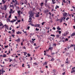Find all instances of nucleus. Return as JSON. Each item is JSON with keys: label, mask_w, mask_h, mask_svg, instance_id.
I'll return each instance as SVG.
<instances>
[{"label": "nucleus", "mask_w": 75, "mask_h": 75, "mask_svg": "<svg viewBox=\"0 0 75 75\" xmlns=\"http://www.w3.org/2000/svg\"><path fill=\"white\" fill-rule=\"evenodd\" d=\"M54 60H55V59H54V58H52L51 60H50L49 61H54Z\"/></svg>", "instance_id": "nucleus-15"}, {"label": "nucleus", "mask_w": 75, "mask_h": 75, "mask_svg": "<svg viewBox=\"0 0 75 75\" xmlns=\"http://www.w3.org/2000/svg\"><path fill=\"white\" fill-rule=\"evenodd\" d=\"M28 4L29 5V7H30V3H28Z\"/></svg>", "instance_id": "nucleus-59"}, {"label": "nucleus", "mask_w": 75, "mask_h": 75, "mask_svg": "<svg viewBox=\"0 0 75 75\" xmlns=\"http://www.w3.org/2000/svg\"><path fill=\"white\" fill-rule=\"evenodd\" d=\"M69 19V18L68 17H67L66 18V20L67 21H68V20Z\"/></svg>", "instance_id": "nucleus-33"}, {"label": "nucleus", "mask_w": 75, "mask_h": 75, "mask_svg": "<svg viewBox=\"0 0 75 75\" xmlns=\"http://www.w3.org/2000/svg\"><path fill=\"white\" fill-rule=\"evenodd\" d=\"M20 39H19V38H18V39L17 40H16V41L17 42H20Z\"/></svg>", "instance_id": "nucleus-13"}, {"label": "nucleus", "mask_w": 75, "mask_h": 75, "mask_svg": "<svg viewBox=\"0 0 75 75\" xmlns=\"http://www.w3.org/2000/svg\"><path fill=\"white\" fill-rule=\"evenodd\" d=\"M16 19H13L12 21H11V22L12 23H13L14 21H16Z\"/></svg>", "instance_id": "nucleus-9"}, {"label": "nucleus", "mask_w": 75, "mask_h": 75, "mask_svg": "<svg viewBox=\"0 0 75 75\" xmlns=\"http://www.w3.org/2000/svg\"><path fill=\"white\" fill-rule=\"evenodd\" d=\"M27 66H28V68H30V64H28L27 65Z\"/></svg>", "instance_id": "nucleus-40"}, {"label": "nucleus", "mask_w": 75, "mask_h": 75, "mask_svg": "<svg viewBox=\"0 0 75 75\" xmlns=\"http://www.w3.org/2000/svg\"><path fill=\"white\" fill-rule=\"evenodd\" d=\"M12 31H13V33H14V31H15V30H14V29H13L12 30Z\"/></svg>", "instance_id": "nucleus-41"}, {"label": "nucleus", "mask_w": 75, "mask_h": 75, "mask_svg": "<svg viewBox=\"0 0 75 75\" xmlns=\"http://www.w3.org/2000/svg\"><path fill=\"white\" fill-rule=\"evenodd\" d=\"M54 54H55V53L53 52L51 53V55H54Z\"/></svg>", "instance_id": "nucleus-42"}, {"label": "nucleus", "mask_w": 75, "mask_h": 75, "mask_svg": "<svg viewBox=\"0 0 75 75\" xmlns=\"http://www.w3.org/2000/svg\"><path fill=\"white\" fill-rule=\"evenodd\" d=\"M52 2L53 3V4H55V2L54 1H53V0H52Z\"/></svg>", "instance_id": "nucleus-30"}, {"label": "nucleus", "mask_w": 75, "mask_h": 75, "mask_svg": "<svg viewBox=\"0 0 75 75\" xmlns=\"http://www.w3.org/2000/svg\"><path fill=\"white\" fill-rule=\"evenodd\" d=\"M52 30H56V29L54 27H53V28H52Z\"/></svg>", "instance_id": "nucleus-36"}, {"label": "nucleus", "mask_w": 75, "mask_h": 75, "mask_svg": "<svg viewBox=\"0 0 75 75\" xmlns=\"http://www.w3.org/2000/svg\"><path fill=\"white\" fill-rule=\"evenodd\" d=\"M59 20L60 21V22L61 23V22H62V19L60 18L59 19Z\"/></svg>", "instance_id": "nucleus-25"}, {"label": "nucleus", "mask_w": 75, "mask_h": 75, "mask_svg": "<svg viewBox=\"0 0 75 75\" xmlns=\"http://www.w3.org/2000/svg\"><path fill=\"white\" fill-rule=\"evenodd\" d=\"M4 8H5L4 10H7V7H8L7 6L4 5Z\"/></svg>", "instance_id": "nucleus-6"}, {"label": "nucleus", "mask_w": 75, "mask_h": 75, "mask_svg": "<svg viewBox=\"0 0 75 75\" xmlns=\"http://www.w3.org/2000/svg\"><path fill=\"white\" fill-rule=\"evenodd\" d=\"M64 64H62V65H61V67H64Z\"/></svg>", "instance_id": "nucleus-48"}, {"label": "nucleus", "mask_w": 75, "mask_h": 75, "mask_svg": "<svg viewBox=\"0 0 75 75\" xmlns=\"http://www.w3.org/2000/svg\"><path fill=\"white\" fill-rule=\"evenodd\" d=\"M71 47H71V45H70V47H67V48H68V49H69V48H71Z\"/></svg>", "instance_id": "nucleus-43"}, {"label": "nucleus", "mask_w": 75, "mask_h": 75, "mask_svg": "<svg viewBox=\"0 0 75 75\" xmlns=\"http://www.w3.org/2000/svg\"><path fill=\"white\" fill-rule=\"evenodd\" d=\"M27 55H28V57H30V56H31V55H30V54L28 53V54Z\"/></svg>", "instance_id": "nucleus-34"}, {"label": "nucleus", "mask_w": 75, "mask_h": 75, "mask_svg": "<svg viewBox=\"0 0 75 75\" xmlns=\"http://www.w3.org/2000/svg\"><path fill=\"white\" fill-rule=\"evenodd\" d=\"M40 72L41 73H43V72H44V71H42L40 70Z\"/></svg>", "instance_id": "nucleus-38"}, {"label": "nucleus", "mask_w": 75, "mask_h": 75, "mask_svg": "<svg viewBox=\"0 0 75 75\" xmlns=\"http://www.w3.org/2000/svg\"><path fill=\"white\" fill-rule=\"evenodd\" d=\"M35 30L36 31H39V29H37V28H36Z\"/></svg>", "instance_id": "nucleus-31"}, {"label": "nucleus", "mask_w": 75, "mask_h": 75, "mask_svg": "<svg viewBox=\"0 0 75 75\" xmlns=\"http://www.w3.org/2000/svg\"><path fill=\"white\" fill-rule=\"evenodd\" d=\"M59 34H61V31H59Z\"/></svg>", "instance_id": "nucleus-35"}, {"label": "nucleus", "mask_w": 75, "mask_h": 75, "mask_svg": "<svg viewBox=\"0 0 75 75\" xmlns=\"http://www.w3.org/2000/svg\"><path fill=\"white\" fill-rule=\"evenodd\" d=\"M40 24H36L35 25L34 27H40Z\"/></svg>", "instance_id": "nucleus-3"}, {"label": "nucleus", "mask_w": 75, "mask_h": 75, "mask_svg": "<svg viewBox=\"0 0 75 75\" xmlns=\"http://www.w3.org/2000/svg\"><path fill=\"white\" fill-rule=\"evenodd\" d=\"M2 2L3 3V4H4L6 2V1H4V0H2Z\"/></svg>", "instance_id": "nucleus-17"}, {"label": "nucleus", "mask_w": 75, "mask_h": 75, "mask_svg": "<svg viewBox=\"0 0 75 75\" xmlns=\"http://www.w3.org/2000/svg\"><path fill=\"white\" fill-rule=\"evenodd\" d=\"M62 40H65V38L63 37L62 38Z\"/></svg>", "instance_id": "nucleus-47"}, {"label": "nucleus", "mask_w": 75, "mask_h": 75, "mask_svg": "<svg viewBox=\"0 0 75 75\" xmlns=\"http://www.w3.org/2000/svg\"><path fill=\"white\" fill-rule=\"evenodd\" d=\"M29 21H28V22H29V23H31V20H32V18H31V17H29Z\"/></svg>", "instance_id": "nucleus-7"}, {"label": "nucleus", "mask_w": 75, "mask_h": 75, "mask_svg": "<svg viewBox=\"0 0 75 75\" xmlns=\"http://www.w3.org/2000/svg\"><path fill=\"white\" fill-rule=\"evenodd\" d=\"M56 45H57L56 44H53V45H54V46H55V47H56Z\"/></svg>", "instance_id": "nucleus-63"}, {"label": "nucleus", "mask_w": 75, "mask_h": 75, "mask_svg": "<svg viewBox=\"0 0 75 75\" xmlns=\"http://www.w3.org/2000/svg\"><path fill=\"white\" fill-rule=\"evenodd\" d=\"M57 8H59V6H58L57 5H56L55 8V9H57Z\"/></svg>", "instance_id": "nucleus-21"}, {"label": "nucleus", "mask_w": 75, "mask_h": 75, "mask_svg": "<svg viewBox=\"0 0 75 75\" xmlns=\"http://www.w3.org/2000/svg\"><path fill=\"white\" fill-rule=\"evenodd\" d=\"M16 33L17 34H22V32L21 31L20 32L19 31H18V32H16Z\"/></svg>", "instance_id": "nucleus-5"}, {"label": "nucleus", "mask_w": 75, "mask_h": 75, "mask_svg": "<svg viewBox=\"0 0 75 75\" xmlns=\"http://www.w3.org/2000/svg\"><path fill=\"white\" fill-rule=\"evenodd\" d=\"M17 21H18V22L19 23H20V21H21L20 20H18Z\"/></svg>", "instance_id": "nucleus-58"}, {"label": "nucleus", "mask_w": 75, "mask_h": 75, "mask_svg": "<svg viewBox=\"0 0 75 75\" xmlns=\"http://www.w3.org/2000/svg\"><path fill=\"white\" fill-rule=\"evenodd\" d=\"M25 74H28V72H25Z\"/></svg>", "instance_id": "nucleus-62"}, {"label": "nucleus", "mask_w": 75, "mask_h": 75, "mask_svg": "<svg viewBox=\"0 0 75 75\" xmlns=\"http://www.w3.org/2000/svg\"><path fill=\"white\" fill-rule=\"evenodd\" d=\"M3 57H4H4H6V54H3Z\"/></svg>", "instance_id": "nucleus-19"}, {"label": "nucleus", "mask_w": 75, "mask_h": 75, "mask_svg": "<svg viewBox=\"0 0 75 75\" xmlns=\"http://www.w3.org/2000/svg\"><path fill=\"white\" fill-rule=\"evenodd\" d=\"M30 25H32V26H34H34H35V25H34L33 24H31V23H30Z\"/></svg>", "instance_id": "nucleus-28"}, {"label": "nucleus", "mask_w": 75, "mask_h": 75, "mask_svg": "<svg viewBox=\"0 0 75 75\" xmlns=\"http://www.w3.org/2000/svg\"><path fill=\"white\" fill-rule=\"evenodd\" d=\"M62 74H63V75H65V72H64L63 73H62Z\"/></svg>", "instance_id": "nucleus-52"}, {"label": "nucleus", "mask_w": 75, "mask_h": 75, "mask_svg": "<svg viewBox=\"0 0 75 75\" xmlns=\"http://www.w3.org/2000/svg\"><path fill=\"white\" fill-rule=\"evenodd\" d=\"M53 72H56V71H55V70L54 69H53Z\"/></svg>", "instance_id": "nucleus-54"}, {"label": "nucleus", "mask_w": 75, "mask_h": 75, "mask_svg": "<svg viewBox=\"0 0 75 75\" xmlns=\"http://www.w3.org/2000/svg\"><path fill=\"white\" fill-rule=\"evenodd\" d=\"M75 33H72L71 35V37H72V36H75Z\"/></svg>", "instance_id": "nucleus-11"}, {"label": "nucleus", "mask_w": 75, "mask_h": 75, "mask_svg": "<svg viewBox=\"0 0 75 75\" xmlns=\"http://www.w3.org/2000/svg\"><path fill=\"white\" fill-rule=\"evenodd\" d=\"M33 65H35V66L38 65V64H37V62L33 63Z\"/></svg>", "instance_id": "nucleus-12"}, {"label": "nucleus", "mask_w": 75, "mask_h": 75, "mask_svg": "<svg viewBox=\"0 0 75 75\" xmlns=\"http://www.w3.org/2000/svg\"><path fill=\"white\" fill-rule=\"evenodd\" d=\"M50 11H49V9H46V10H45L44 11V13H48V12H49Z\"/></svg>", "instance_id": "nucleus-4"}, {"label": "nucleus", "mask_w": 75, "mask_h": 75, "mask_svg": "<svg viewBox=\"0 0 75 75\" xmlns=\"http://www.w3.org/2000/svg\"><path fill=\"white\" fill-rule=\"evenodd\" d=\"M32 41H35V39H33L32 38Z\"/></svg>", "instance_id": "nucleus-39"}, {"label": "nucleus", "mask_w": 75, "mask_h": 75, "mask_svg": "<svg viewBox=\"0 0 75 75\" xmlns=\"http://www.w3.org/2000/svg\"><path fill=\"white\" fill-rule=\"evenodd\" d=\"M43 64V65H47V62H45V63Z\"/></svg>", "instance_id": "nucleus-20"}, {"label": "nucleus", "mask_w": 75, "mask_h": 75, "mask_svg": "<svg viewBox=\"0 0 75 75\" xmlns=\"http://www.w3.org/2000/svg\"><path fill=\"white\" fill-rule=\"evenodd\" d=\"M23 53H24V55H25V54H27L26 52H23Z\"/></svg>", "instance_id": "nucleus-46"}, {"label": "nucleus", "mask_w": 75, "mask_h": 75, "mask_svg": "<svg viewBox=\"0 0 75 75\" xmlns=\"http://www.w3.org/2000/svg\"><path fill=\"white\" fill-rule=\"evenodd\" d=\"M74 22H75V16H74Z\"/></svg>", "instance_id": "nucleus-64"}, {"label": "nucleus", "mask_w": 75, "mask_h": 75, "mask_svg": "<svg viewBox=\"0 0 75 75\" xmlns=\"http://www.w3.org/2000/svg\"><path fill=\"white\" fill-rule=\"evenodd\" d=\"M41 4L40 6H41V7H42V6H43V5L44 4V3L43 2H42L41 3Z\"/></svg>", "instance_id": "nucleus-22"}, {"label": "nucleus", "mask_w": 75, "mask_h": 75, "mask_svg": "<svg viewBox=\"0 0 75 75\" xmlns=\"http://www.w3.org/2000/svg\"><path fill=\"white\" fill-rule=\"evenodd\" d=\"M10 7H13V5L12 4V5H10Z\"/></svg>", "instance_id": "nucleus-49"}, {"label": "nucleus", "mask_w": 75, "mask_h": 75, "mask_svg": "<svg viewBox=\"0 0 75 75\" xmlns=\"http://www.w3.org/2000/svg\"><path fill=\"white\" fill-rule=\"evenodd\" d=\"M65 41H68V38H67L65 39Z\"/></svg>", "instance_id": "nucleus-56"}, {"label": "nucleus", "mask_w": 75, "mask_h": 75, "mask_svg": "<svg viewBox=\"0 0 75 75\" xmlns=\"http://www.w3.org/2000/svg\"><path fill=\"white\" fill-rule=\"evenodd\" d=\"M30 28V26H28V27H27V29H28V30H29Z\"/></svg>", "instance_id": "nucleus-32"}, {"label": "nucleus", "mask_w": 75, "mask_h": 75, "mask_svg": "<svg viewBox=\"0 0 75 75\" xmlns=\"http://www.w3.org/2000/svg\"><path fill=\"white\" fill-rule=\"evenodd\" d=\"M36 15L35 16V17H40V14H38L37 13H35Z\"/></svg>", "instance_id": "nucleus-8"}, {"label": "nucleus", "mask_w": 75, "mask_h": 75, "mask_svg": "<svg viewBox=\"0 0 75 75\" xmlns=\"http://www.w3.org/2000/svg\"><path fill=\"white\" fill-rule=\"evenodd\" d=\"M1 25H3V24L2 23H1V24L0 23V26H1Z\"/></svg>", "instance_id": "nucleus-45"}, {"label": "nucleus", "mask_w": 75, "mask_h": 75, "mask_svg": "<svg viewBox=\"0 0 75 75\" xmlns=\"http://www.w3.org/2000/svg\"><path fill=\"white\" fill-rule=\"evenodd\" d=\"M52 48L51 47H50V48H49V50H51L52 49Z\"/></svg>", "instance_id": "nucleus-60"}, {"label": "nucleus", "mask_w": 75, "mask_h": 75, "mask_svg": "<svg viewBox=\"0 0 75 75\" xmlns=\"http://www.w3.org/2000/svg\"><path fill=\"white\" fill-rule=\"evenodd\" d=\"M67 15H68V14L66 12L63 13V16L64 17H66V16H67Z\"/></svg>", "instance_id": "nucleus-2"}, {"label": "nucleus", "mask_w": 75, "mask_h": 75, "mask_svg": "<svg viewBox=\"0 0 75 75\" xmlns=\"http://www.w3.org/2000/svg\"><path fill=\"white\" fill-rule=\"evenodd\" d=\"M4 26H5L6 28H8V26H7L6 25H4Z\"/></svg>", "instance_id": "nucleus-27"}, {"label": "nucleus", "mask_w": 75, "mask_h": 75, "mask_svg": "<svg viewBox=\"0 0 75 75\" xmlns=\"http://www.w3.org/2000/svg\"><path fill=\"white\" fill-rule=\"evenodd\" d=\"M10 11L9 12L10 14H11L12 13V11H13V9H10Z\"/></svg>", "instance_id": "nucleus-18"}, {"label": "nucleus", "mask_w": 75, "mask_h": 75, "mask_svg": "<svg viewBox=\"0 0 75 75\" xmlns=\"http://www.w3.org/2000/svg\"><path fill=\"white\" fill-rule=\"evenodd\" d=\"M8 45L6 46H5V48H8Z\"/></svg>", "instance_id": "nucleus-53"}, {"label": "nucleus", "mask_w": 75, "mask_h": 75, "mask_svg": "<svg viewBox=\"0 0 75 75\" xmlns=\"http://www.w3.org/2000/svg\"><path fill=\"white\" fill-rule=\"evenodd\" d=\"M10 61H9V62H11V61H13V60L11 59H10Z\"/></svg>", "instance_id": "nucleus-51"}, {"label": "nucleus", "mask_w": 75, "mask_h": 75, "mask_svg": "<svg viewBox=\"0 0 75 75\" xmlns=\"http://www.w3.org/2000/svg\"><path fill=\"white\" fill-rule=\"evenodd\" d=\"M4 61H8V60L7 59H4Z\"/></svg>", "instance_id": "nucleus-50"}, {"label": "nucleus", "mask_w": 75, "mask_h": 75, "mask_svg": "<svg viewBox=\"0 0 75 75\" xmlns=\"http://www.w3.org/2000/svg\"><path fill=\"white\" fill-rule=\"evenodd\" d=\"M49 66L50 67V68H52V66H51V64H49Z\"/></svg>", "instance_id": "nucleus-29"}, {"label": "nucleus", "mask_w": 75, "mask_h": 75, "mask_svg": "<svg viewBox=\"0 0 75 75\" xmlns=\"http://www.w3.org/2000/svg\"><path fill=\"white\" fill-rule=\"evenodd\" d=\"M57 29L58 30H61V28H59V26H58V27L57 28Z\"/></svg>", "instance_id": "nucleus-14"}, {"label": "nucleus", "mask_w": 75, "mask_h": 75, "mask_svg": "<svg viewBox=\"0 0 75 75\" xmlns=\"http://www.w3.org/2000/svg\"><path fill=\"white\" fill-rule=\"evenodd\" d=\"M74 72L75 73V70H73L71 71V74L74 73Z\"/></svg>", "instance_id": "nucleus-16"}, {"label": "nucleus", "mask_w": 75, "mask_h": 75, "mask_svg": "<svg viewBox=\"0 0 75 75\" xmlns=\"http://www.w3.org/2000/svg\"><path fill=\"white\" fill-rule=\"evenodd\" d=\"M11 15H9V18H11Z\"/></svg>", "instance_id": "nucleus-55"}, {"label": "nucleus", "mask_w": 75, "mask_h": 75, "mask_svg": "<svg viewBox=\"0 0 75 75\" xmlns=\"http://www.w3.org/2000/svg\"><path fill=\"white\" fill-rule=\"evenodd\" d=\"M30 15L29 16V17H31L32 18H33V17H34V14L33 13V11H30Z\"/></svg>", "instance_id": "nucleus-1"}, {"label": "nucleus", "mask_w": 75, "mask_h": 75, "mask_svg": "<svg viewBox=\"0 0 75 75\" xmlns=\"http://www.w3.org/2000/svg\"><path fill=\"white\" fill-rule=\"evenodd\" d=\"M50 36H51L52 37H55V35H52V34H51L50 35Z\"/></svg>", "instance_id": "nucleus-26"}, {"label": "nucleus", "mask_w": 75, "mask_h": 75, "mask_svg": "<svg viewBox=\"0 0 75 75\" xmlns=\"http://www.w3.org/2000/svg\"><path fill=\"white\" fill-rule=\"evenodd\" d=\"M66 35H67V34H66V33H64L62 34V36H63V37H65V36Z\"/></svg>", "instance_id": "nucleus-24"}, {"label": "nucleus", "mask_w": 75, "mask_h": 75, "mask_svg": "<svg viewBox=\"0 0 75 75\" xmlns=\"http://www.w3.org/2000/svg\"><path fill=\"white\" fill-rule=\"evenodd\" d=\"M16 5H17V1H16Z\"/></svg>", "instance_id": "nucleus-61"}, {"label": "nucleus", "mask_w": 75, "mask_h": 75, "mask_svg": "<svg viewBox=\"0 0 75 75\" xmlns=\"http://www.w3.org/2000/svg\"><path fill=\"white\" fill-rule=\"evenodd\" d=\"M44 23H45V22H43L42 23V25H44Z\"/></svg>", "instance_id": "nucleus-37"}, {"label": "nucleus", "mask_w": 75, "mask_h": 75, "mask_svg": "<svg viewBox=\"0 0 75 75\" xmlns=\"http://www.w3.org/2000/svg\"><path fill=\"white\" fill-rule=\"evenodd\" d=\"M64 50L65 51H66L67 50V48H65L64 49Z\"/></svg>", "instance_id": "nucleus-57"}, {"label": "nucleus", "mask_w": 75, "mask_h": 75, "mask_svg": "<svg viewBox=\"0 0 75 75\" xmlns=\"http://www.w3.org/2000/svg\"><path fill=\"white\" fill-rule=\"evenodd\" d=\"M60 36V35H59V34H57L56 35L57 38H59V37Z\"/></svg>", "instance_id": "nucleus-10"}, {"label": "nucleus", "mask_w": 75, "mask_h": 75, "mask_svg": "<svg viewBox=\"0 0 75 75\" xmlns=\"http://www.w3.org/2000/svg\"><path fill=\"white\" fill-rule=\"evenodd\" d=\"M21 12V11H18V13H20Z\"/></svg>", "instance_id": "nucleus-44"}, {"label": "nucleus", "mask_w": 75, "mask_h": 75, "mask_svg": "<svg viewBox=\"0 0 75 75\" xmlns=\"http://www.w3.org/2000/svg\"><path fill=\"white\" fill-rule=\"evenodd\" d=\"M66 64H69V61L68 60L67 61V62H66Z\"/></svg>", "instance_id": "nucleus-23"}]
</instances>
